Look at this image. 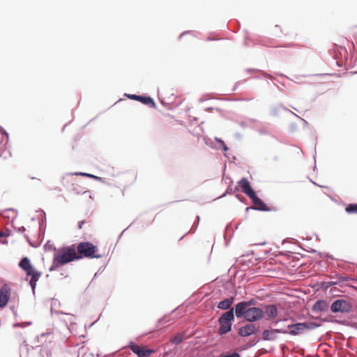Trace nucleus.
<instances>
[{"instance_id":"obj_1","label":"nucleus","mask_w":357,"mask_h":357,"mask_svg":"<svg viewBox=\"0 0 357 357\" xmlns=\"http://www.w3.org/2000/svg\"><path fill=\"white\" fill-rule=\"evenodd\" d=\"M82 257L76 253L73 245L63 247L59 249L58 252L54 255L52 264L50 267L49 271L50 272L54 271L68 263L80 259Z\"/></svg>"},{"instance_id":"obj_2","label":"nucleus","mask_w":357,"mask_h":357,"mask_svg":"<svg viewBox=\"0 0 357 357\" xmlns=\"http://www.w3.org/2000/svg\"><path fill=\"white\" fill-rule=\"evenodd\" d=\"M287 323V324L284 327V328H287V333H284V334L292 336L304 334L305 331L314 330L321 326L319 324L312 321L294 323L293 320L289 319V322Z\"/></svg>"},{"instance_id":"obj_3","label":"nucleus","mask_w":357,"mask_h":357,"mask_svg":"<svg viewBox=\"0 0 357 357\" xmlns=\"http://www.w3.org/2000/svg\"><path fill=\"white\" fill-rule=\"evenodd\" d=\"M236 318H243L250 323L256 322L264 317V311L262 308L258 307L247 308H234Z\"/></svg>"},{"instance_id":"obj_4","label":"nucleus","mask_w":357,"mask_h":357,"mask_svg":"<svg viewBox=\"0 0 357 357\" xmlns=\"http://www.w3.org/2000/svg\"><path fill=\"white\" fill-rule=\"evenodd\" d=\"M235 317L234 307L222 313L219 317L218 319V323L219 324L218 333L220 335H224L232 330V324L235 319Z\"/></svg>"},{"instance_id":"obj_5","label":"nucleus","mask_w":357,"mask_h":357,"mask_svg":"<svg viewBox=\"0 0 357 357\" xmlns=\"http://www.w3.org/2000/svg\"><path fill=\"white\" fill-rule=\"evenodd\" d=\"M97 250V247L90 242H81L77 245V252L82 257L100 259L102 256L96 254Z\"/></svg>"},{"instance_id":"obj_6","label":"nucleus","mask_w":357,"mask_h":357,"mask_svg":"<svg viewBox=\"0 0 357 357\" xmlns=\"http://www.w3.org/2000/svg\"><path fill=\"white\" fill-rule=\"evenodd\" d=\"M264 315H266V320L272 321L271 325L276 326L280 323L289 322V319H275L278 316L279 311L277 305L269 304L264 305Z\"/></svg>"},{"instance_id":"obj_7","label":"nucleus","mask_w":357,"mask_h":357,"mask_svg":"<svg viewBox=\"0 0 357 357\" xmlns=\"http://www.w3.org/2000/svg\"><path fill=\"white\" fill-rule=\"evenodd\" d=\"M352 309V303L349 301L342 298L335 300L331 305V310L333 313H349L351 312Z\"/></svg>"},{"instance_id":"obj_8","label":"nucleus","mask_w":357,"mask_h":357,"mask_svg":"<svg viewBox=\"0 0 357 357\" xmlns=\"http://www.w3.org/2000/svg\"><path fill=\"white\" fill-rule=\"evenodd\" d=\"M287 333V328H275L265 329L261 332V338L263 341H275L278 339L277 334H284Z\"/></svg>"},{"instance_id":"obj_9","label":"nucleus","mask_w":357,"mask_h":357,"mask_svg":"<svg viewBox=\"0 0 357 357\" xmlns=\"http://www.w3.org/2000/svg\"><path fill=\"white\" fill-rule=\"evenodd\" d=\"M253 206H248L246 208V211L249 210H256L259 211H271V209L267 206L266 204L261 199L257 194L254 195V197L250 198Z\"/></svg>"},{"instance_id":"obj_10","label":"nucleus","mask_w":357,"mask_h":357,"mask_svg":"<svg viewBox=\"0 0 357 357\" xmlns=\"http://www.w3.org/2000/svg\"><path fill=\"white\" fill-rule=\"evenodd\" d=\"M128 347L138 357H149L154 353L153 349H145L144 347L137 345L132 341L129 342Z\"/></svg>"},{"instance_id":"obj_11","label":"nucleus","mask_w":357,"mask_h":357,"mask_svg":"<svg viewBox=\"0 0 357 357\" xmlns=\"http://www.w3.org/2000/svg\"><path fill=\"white\" fill-rule=\"evenodd\" d=\"M259 330L256 327L253 323L247 324L245 326L238 328V334L241 337H248L253 334H257Z\"/></svg>"},{"instance_id":"obj_12","label":"nucleus","mask_w":357,"mask_h":357,"mask_svg":"<svg viewBox=\"0 0 357 357\" xmlns=\"http://www.w3.org/2000/svg\"><path fill=\"white\" fill-rule=\"evenodd\" d=\"M126 95L131 100L139 101V102L143 103L144 105H148L152 108L156 107V104H155L154 100L150 96L136 95V94H126Z\"/></svg>"},{"instance_id":"obj_13","label":"nucleus","mask_w":357,"mask_h":357,"mask_svg":"<svg viewBox=\"0 0 357 357\" xmlns=\"http://www.w3.org/2000/svg\"><path fill=\"white\" fill-rule=\"evenodd\" d=\"M238 187H241L242 192L245 194L250 199L256 194L255 191L251 187L248 180L243 177L238 182Z\"/></svg>"},{"instance_id":"obj_14","label":"nucleus","mask_w":357,"mask_h":357,"mask_svg":"<svg viewBox=\"0 0 357 357\" xmlns=\"http://www.w3.org/2000/svg\"><path fill=\"white\" fill-rule=\"evenodd\" d=\"M10 289L7 284H3L0 288V308L4 307L9 301Z\"/></svg>"},{"instance_id":"obj_15","label":"nucleus","mask_w":357,"mask_h":357,"mask_svg":"<svg viewBox=\"0 0 357 357\" xmlns=\"http://www.w3.org/2000/svg\"><path fill=\"white\" fill-rule=\"evenodd\" d=\"M19 266L26 272L27 275L38 271L34 268V267L31 264L29 259L26 257H23L20 261Z\"/></svg>"},{"instance_id":"obj_16","label":"nucleus","mask_w":357,"mask_h":357,"mask_svg":"<svg viewBox=\"0 0 357 357\" xmlns=\"http://www.w3.org/2000/svg\"><path fill=\"white\" fill-rule=\"evenodd\" d=\"M328 309L329 305L326 301L318 300L313 305L312 310L315 313H319L328 312Z\"/></svg>"},{"instance_id":"obj_17","label":"nucleus","mask_w":357,"mask_h":357,"mask_svg":"<svg viewBox=\"0 0 357 357\" xmlns=\"http://www.w3.org/2000/svg\"><path fill=\"white\" fill-rule=\"evenodd\" d=\"M234 301V297L231 296L230 298H225L224 300L220 301L217 307L222 310H229L230 309H232L231 305L233 304Z\"/></svg>"},{"instance_id":"obj_18","label":"nucleus","mask_w":357,"mask_h":357,"mask_svg":"<svg viewBox=\"0 0 357 357\" xmlns=\"http://www.w3.org/2000/svg\"><path fill=\"white\" fill-rule=\"evenodd\" d=\"M258 301L256 298H251L248 301H243L238 302L236 303L234 306V308H247V307H257Z\"/></svg>"},{"instance_id":"obj_19","label":"nucleus","mask_w":357,"mask_h":357,"mask_svg":"<svg viewBox=\"0 0 357 357\" xmlns=\"http://www.w3.org/2000/svg\"><path fill=\"white\" fill-rule=\"evenodd\" d=\"M211 146L218 150L224 151L225 152L229 150L228 146L225 144L224 141L218 137L215 138V142H213V144Z\"/></svg>"},{"instance_id":"obj_20","label":"nucleus","mask_w":357,"mask_h":357,"mask_svg":"<svg viewBox=\"0 0 357 357\" xmlns=\"http://www.w3.org/2000/svg\"><path fill=\"white\" fill-rule=\"evenodd\" d=\"M41 272L37 271L36 273H33L31 275H29L28 276L31 277V280L29 281V284L32 289V291L33 294L35 293L36 287V282L38 281L40 277L41 276Z\"/></svg>"},{"instance_id":"obj_21","label":"nucleus","mask_w":357,"mask_h":357,"mask_svg":"<svg viewBox=\"0 0 357 357\" xmlns=\"http://www.w3.org/2000/svg\"><path fill=\"white\" fill-rule=\"evenodd\" d=\"M284 110V111H287L289 112H290L291 114H294L293 112H291V110H289V109L286 108L285 107H284L282 105H278L277 106H275L273 107L272 109H271V114L274 116H277L279 114L281 110Z\"/></svg>"},{"instance_id":"obj_22","label":"nucleus","mask_w":357,"mask_h":357,"mask_svg":"<svg viewBox=\"0 0 357 357\" xmlns=\"http://www.w3.org/2000/svg\"><path fill=\"white\" fill-rule=\"evenodd\" d=\"M345 211L349 214L357 213V204H349L346 208Z\"/></svg>"},{"instance_id":"obj_23","label":"nucleus","mask_w":357,"mask_h":357,"mask_svg":"<svg viewBox=\"0 0 357 357\" xmlns=\"http://www.w3.org/2000/svg\"><path fill=\"white\" fill-rule=\"evenodd\" d=\"M183 340H184V337L182 335L176 334V335L173 336L171 338L170 341L174 344H178L181 342H182L183 341Z\"/></svg>"},{"instance_id":"obj_24","label":"nucleus","mask_w":357,"mask_h":357,"mask_svg":"<svg viewBox=\"0 0 357 357\" xmlns=\"http://www.w3.org/2000/svg\"><path fill=\"white\" fill-rule=\"evenodd\" d=\"M335 277L337 278V280H335V282H337V284H340L344 282L354 280V278L349 277V276H342V275H336Z\"/></svg>"},{"instance_id":"obj_25","label":"nucleus","mask_w":357,"mask_h":357,"mask_svg":"<svg viewBox=\"0 0 357 357\" xmlns=\"http://www.w3.org/2000/svg\"><path fill=\"white\" fill-rule=\"evenodd\" d=\"M199 220H200L199 216L197 215L196 220L195 221V222H194L193 225L192 226L191 229L189 230V231H188L185 234H184L180 239L183 238V237L186 234H188V233H194L196 231V229H197V228L198 227V225H199Z\"/></svg>"},{"instance_id":"obj_26","label":"nucleus","mask_w":357,"mask_h":357,"mask_svg":"<svg viewBox=\"0 0 357 357\" xmlns=\"http://www.w3.org/2000/svg\"><path fill=\"white\" fill-rule=\"evenodd\" d=\"M232 183H233V181H230V184H229V185L227 187V189L226 192H225L222 195V197H225V196H226V195H228V194H231V193H233V192H238V186H236V187L235 188V189H234V190H233L232 186H231V185H232Z\"/></svg>"},{"instance_id":"obj_27","label":"nucleus","mask_w":357,"mask_h":357,"mask_svg":"<svg viewBox=\"0 0 357 357\" xmlns=\"http://www.w3.org/2000/svg\"><path fill=\"white\" fill-rule=\"evenodd\" d=\"M218 357H241V355L238 351H233L222 353Z\"/></svg>"},{"instance_id":"obj_28","label":"nucleus","mask_w":357,"mask_h":357,"mask_svg":"<svg viewBox=\"0 0 357 357\" xmlns=\"http://www.w3.org/2000/svg\"><path fill=\"white\" fill-rule=\"evenodd\" d=\"M76 175H80V176H86V177H89V178H93L97 181H100L102 179V178L99 177V176H95L93 174H89V173H85V172H77L75 173Z\"/></svg>"},{"instance_id":"obj_29","label":"nucleus","mask_w":357,"mask_h":357,"mask_svg":"<svg viewBox=\"0 0 357 357\" xmlns=\"http://www.w3.org/2000/svg\"><path fill=\"white\" fill-rule=\"evenodd\" d=\"M44 249L45 251H50V250H56V248L54 246L52 243L50 241H48L44 245Z\"/></svg>"},{"instance_id":"obj_30","label":"nucleus","mask_w":357,"mask_h":357,"mask_svg":"<svg viewBox=\"0 0 357 357\" xmlns=\"http://www.w3.org/2000/svg\"><path fill=\"white\" fill-rule=\"evenodd\" d=\"M334 285H337V282H336L335 281H329V282H324L322 283V287L325 289H328Z\"/></svg>"},{"instance_id":"obj_31","label":"nucleus","mask_w":357,"mask_h":357,"mask_svg":"<svg viewBox=\"0 0 357 357\" xmlns=\"http://www.w3.org/2000/svg\"><path fill=\"white\" fill-rule=\"evenodd\" d=\"M9 301H10V303L18 304L19 297L15 294H13V295L10 294Z\"/></svg>"},{"instance_id":"obj_32","label":"nucleus","mask_w":357,"mask_h":357,"mask_svg":"<svg viewBox=\"0 0 357 357\" xmlns=\"http://www.w3.org/2000/svg\"><path fill=\"white\" fill-rule=\"evenodd\" d=\"M260 340H261V338H255V339H251L249 340L248 343V347H254L255 344H257Z\"/></svg>"},{"instance_id":"obj_33","label":"nucleus","mask_w":357,"mask_h":357,"mask_svg":"<svg viewBox=\"0 0 357 357\" xmlns=\"http://www.w3.org/2000/svg\"><path fill=\"white\" fill-rule=\"evenodd\" d=\"M236 197L241 202H245V201H247L245 197L241 196L238 193L236 194Z\"/></svg>"},{"instance_id":"obj_34","label":"nucleus","mask_w":357,"mask_h":357,"mask_svg":"<svg viewBox=\"0 0 357 357\" xmlns=\"http://www.w3.org/2000/svg\"><path fill=\"white\" fill-rule=\"evenodd\" d=\"M236 197L241 202H245V201H247L245 197L241 196L238 193L236 194Z\"/></svg>"},{"instance_id":"obj_35","label":"nucleus","mask_w":357,"mask_h":357,"mask_svg":"<svg viewBox=\"0 0 357 357\" xmlns=\"http://www.w3.org/2000/svg\"><path fill=\"white\" fill-rule=\"evenodd\" d=\"M236 197L241 202H245V201H247L245 197L241 196L238 193L236 194Z\"/></svg>"},{"instance_id":"obj_36","label":"nucleus","mask_w":357,"mask_h":357,"mask_svg":"<svg viewBox=\"0 0 357 357\" xmlns=\"http://www.w3.org/2000/svg\"><path fill=\"white\" fill-rule=\"evenodd\" d=\"M8 236V235L6 234V232H4V231H0V238L6 237V236ZM0 243H3V244H6L8 242H7L6 241H0Z\"/></svg>"},{"instance_id":"obj_37","label":"nucleus","mask_w":357,"mask_h":357,"mask_svg":"<svg viewBox=\"0 0 357 357\" xmlns=\"http://www.w3.org/2000/svg\"><path fill=\"white\" fill-rule=\"evenodd\" d=\"M0 133L5 135L7 138L8 137V132L1 126H0Z\"/></svg>"},{"instance_id":"obj_38","label":"nucleus","mask_w":357,"mask_h":357,"mask_svg":"<svg viewBox=\"0 0 357 357\" xmlns=\"http://www.w3.org/2000/svg\"><path fill=\"white\" fill-rule=\"evenodd\" d=\"M262 76L264 77H266V78H268L270 79H272L273 77L271 75L266 73V72H263L262 73Z\"/></svg>"},{"instance_id":"obj_39","label":"nucleus","mask_w":357,"mask_h":357,"mask_svg":"<svg viewBox=\"0 0 357 357\" xmlns=\"http://www.w3.org/2000/svg\"><path fill=\"white\" fill-rule=\"evenodd\" d=\"M293 114H294V115H295V116H296V117H298V119H300L303 121V124H304V126H308V122H307L306 120H305V119H302L301 117L298 116V115H296V114H294V113Z\"/></svg>"},{"instance_id":"obj_40","label":"nucleus","mask_w":357,"mask_h":357,"mask_svg":"<svg viewBox=\"0 0 357 357\" xmlns=\"http://www.w3.org/2000/svg\"><path fill=\"white\" fill-rule=\"evenodd\" d=\"M16 305L17 304H13V303H10V308L11 309V310L13 311V312L14 314L16 313V310H15Z\"/></svg>"},{"instance_id":"obj_41","label":"nucleus","mask_w":357,"mask_h":357,"mask_svg":"<svg viewBox=\"0 0 357 357\" xmlns=\"http://www.w3.org/2000/svg\"><path fill=\"white\" fill-rule=\"evenodd\" d=\"M13 326L15 328H17V327L23 328L24 327V323H15V324H14Z\"/></svg>"},{"instance_id":"obj_42","label":"nucleus","mask_w":357,"mask_h":357,"mask_svg":"<svg viewBox=\"0 0 357 357\" xmlns=\"http://www.w3.org/2000/svg\"><path fill=\"white\" fill-rule=\"evenodd\" d=\"M190 33H192V31H185L183 32L182 33L180 34L179 39H181V37L183 36L184 35H186V34H188Z\"/></svg>"},{"instance_id":"obj_43","label":"nucleus","mask_w":357,"mask_h":357,"mask_svg":"<svg viewBox=\"0 0 357 357\" xmlns=\"http://www.w3.org/2000/svg\"><path fill=\"white\" fill-rule=\"evenodd\" d=\"M85 223V221L84 220H82V221H79L78 222V228L79 229H82V225Z\"/></svg>"},{"instance_id":"obj_44","label":"nucleus","mask_w":357,"mask_h":357,"mask_svg":"<svg viewBox=\"0 0 357 357\" xmlns=\"http://www.w3.org/2000/svg\"><path fill=\"white\" fill-rule=\"evenodd\" d=\"M246 71L248 73H250V72H257V71H259V70H257V69H255V68H248V69H246Z\"/></svg>"},{"instance_id":"obj_45","label":"nucleus","mask_w":357,"mask_h":357,"mask_svg":"<svg viewBox=\"0 0 357 357\" xmlns=\"http://www.w3.org/2000/svg\"><path fill=\"white\" fill-rule=\"evenodd\" d=\"M17 230L19 232H24L26 230V229L24 227L22 226L21 227H19Z\"/></svg>"},{"instance_id":"obj_46","label":"nucleus","mask_w":357,"mask_h":357,"mask_svg":"<svg viewBox=\"0 0 357 357\" xmlns=\"http://www.w3.org/2000/svg\"><path fill=\"white\" fill-rule=\"evenodd\" d=\"M287 323L284 322V323H280L278 326L281 325L282 326L280 328H284L287 326Z\"/></svg>"},{"instance_id":"obj_47","label":"nucleus","mask_w":357,"mask_h":357,"mask_svg":"<svg viewBox=\"0 0 357 357\" xmlns=\"http://www.w3.org/2000/svg\"><path fill=\"white\" fill-rule=\"evenodd\" d=\"M259 132H260L261 134H266V132L265 129H261V130H259Z\"/></svg>"},{"instance_id":"obj_48","label":"nucleus","mask_w":357,"mask_h":357,"mask_svg":"<svg viewBox=\"0 0 357 357\" xmlns=\"http://www.w3.org/2000/svg\"><path fill=\"white\" fill-rule=\"evenodd\" d=\"M31 322H29V321L24 322V327L25 326H29V325H31Z\"/></svg>"},{"instance_id":"obj_49","label":"nucleus","mask_w":357,"mask_h":357,"mask_svg":"<svg viewBox=\"0 0 357 357\" xmlns=\"http://www.w3.org/2000/svg\"><path fill=\"white\" fill-rule=\"evenodd\" d=\"M45 354H46V355H47V356H50V355H51L50 351H48V350H46V351H45Z\"/></svg>"},{"instance_id":"obj_50","label":"nucleus","mask_w":357,"mask_h":357,"mask_svg":"<svg viewBox=\"0 0 357 357\" xmlns=\"http://www.w3.org/2000/svg\"><path fill=\"white\" fill-rule=\"evenodd\" d=\"M164 319H165L164 317L160 318V319L158 320V323H159V324H161V323L163 321Z\"/></svg>"},{"instance_id":"obj_51","label":"nucleus","mask_w":357,"mask_h":357,"mask_svg":"<svg viewBox=\"0 0 357 357\" xmlns=\"http://www.w3.org/2000/svg\"><path fill=\"white\" fill-rule=\"evenodd\" d=\"M241 126L242 127H245V126H246V124H245V122H241Z\"/></svg>"},{"instance_id":"obj_52","label":"nucleus","mask_w":357,"mask_h":357,"mask_svg":"<svg viewBox=\"0 0 357 357\" xmlns=\"http://www.w3.org/2000/svg\"><path fill=\"white\" fill-rule=\"evenodd\" d=\"M97 276H98V273H95L93 278V279H92V280L91 281V283L93 281V280L95 279V278H96Z\"/></svg>"},{"instance_id":"obj_53","label":"nucleus","mask_w":357,"mask_h":357,"mask_svg":"<svg viewBox=\"0 0 357 357\" xmlns=\"http://www.w3.org/2000/svg\"><path fill=\"white\" fill-rule=\"evenodd\" d=\"M55 313L56 314H66V313H64L63 312H59V311H55Z\"/></svg>"},{"instance_id":"obj_54","label":"nucleus","mask_w":357,"mask_h":357,"mask_svg":"<svg viewBox=\"0 0 357 357\" xmlns=\"http://www.w3.org/2000/svg\"><path fill=\"white\" fill-rule=\"evenodd\" d=\"M127 229H124L119 236V238H121V236L123 235V232L126 230Z\"/></svg>"},{"instance_id":"obj_55","label":"nucleus","mask_w":357,"mask_h":357,"mask_svg":"<svg viewBox=\"0 0 357 357\" xmlns=\"http://www.w3.org/2000/svg\"><path fill=\"white\" fill-rule=\"evenodd\" d=\"M7 211H16L15 209H13V208H12L7 209Z\"/></svg>"},{"instance_id":"obj_56","label":"nucleus","mask_w":357,"mask_h":357,"mask_svg":"<svg viewBox=\"0 0 357 357\" xmlns=\"http://www.w3.org/2000/svg\"><path fill=\"white\" fill-rule=\"evenodd\" d=\"M43 224V220H42L41 222H40V227L42 226Z\"/></svg>"},{"instance_id":"obj_57","label":"nucleus","mask_w":357,"mask_h":357,"mask_svg":"<svg viewBox=\"0 0 357 357\" xmlns=\"http://www.w3.org/2000/svg\"><path fill=\"white\" fill-rule=\"evenodd\" d=\"M250 121H252V122H255L256 121V120H255V119H250Z\"/></svg>"},{"instance_id":"obj_58","label":"nucleus","mask_w":357,"mask_h":357,"mask_svg":"<svg viewBox=\"0 0 357 357\" xmlns=\"http://www.w3.org/2000/svg\"><path fill=\"white\" fill-rule=\"evenodd\" d=\"M211 109H213V108H212V107H208V108H207V110H211Z\"/></svg>"},{"instance_id":"obj_59","label":"nucleus","mask_w":357,"mask_h":357,"mask_svg":"<svg viewBox=\"0 0 357 357\" xmlns=\"http://www.w3.org/2000/svg\"><path fill=\"white\" fill-rule=\"evenodd\" d=\"M67 124H65L64 126L63 127V130L66 127Z\"/></svg>"},{"instance_id":"obj_60","label":"nucleus","mask_w":357,"mask_h":357,"mask_svg":"<svg viewBox=\"0 0 357 357\" xmlns=\"http://www.w3.org/2000/svg\"><path fill=\"white\" fill-rule=\"evenodd\" d=\"M255 78L256 79H259L260 77H257V76H255Z\"/></svg>"},{"instance_id":"obj_61","label":"nucleus","mask_w":357,"mask_h":357,"mask_svg":"<svg viewBox=\"0 0 357 357\" xmlns=\"http://www.w3.org/2000/svg\"><path fill=\"white\" fill-rule=\"evenodd\" d=\"M225 179H230V177H225Z\"/></svg>"},{"instance_id":"obj_62","label":"nucleus","mask_w":357,"mask_h":357,"mask_svg":"<svg viewBox=\"0 0 357 357\" xmlns=\"http://www.w3.org/2000/svg\"><path fill=\"white\" fill-rule=\"evenodd\" d=\"M225 179H230V177H225Z\"/></svg>"},{"instance_id":"obj_63","label":"nucleus","mask_w":357,"mask_h":357,"mask_svg":"<svg viewBox=\"0 0 357 357\" xmlns=\"http://www.w3.org/2000/svg\"><path fill=\"white\" fill-rule=\"evenodd\" d=\"M225 179H230V177H225Z\"/></svg>"}]
</instances>
